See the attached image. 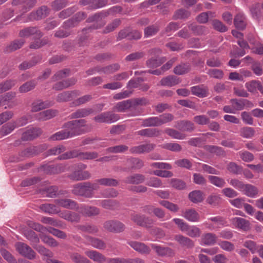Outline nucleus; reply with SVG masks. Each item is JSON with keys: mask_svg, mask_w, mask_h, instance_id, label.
Listing matches in <instances>:
<instances>
[{"mask_svg": "<svg viewBox=\"0 0 263 263\" xmlns=\"http://www.w3.org/2000/svg\"><path fill=\"white\" fill-rule=\"evenodd\" d=\"M63 127L66 129L69 137L71 138L91 132L92 125L87 124L85 119H79L68 121L63 125Z\"/></svg>", "mask_w": 263, "mask_h": 263, "instance_id": "nucleus-1", "label": "nucleus"}, {"mask_svg": "<svg viewBox=\"0 0 263 263\" xmlns=\"http://www.w3.org/2000/svg\"><path fill=\"white\" fill-rule=\"evenodd\" d=\"M99 185L90 182H81L73 185L71 193L76 195L86 198H91L94 195V190H97Z\"/></svg>", "mask_w": 263, "mask_h": 263, "instance_id": "nucleus-2", "label": "nucleus"}, {"mask_svg": "<svg viewBox=\"0 0 263 263\" xmlns=\"http://www.w3.org/2000/svg\"><path fill=\"white\" fill-rule=\"evenodd\" d=\"M106 17H107V13L105 12L104 10L96 13L89 16L87 18L86 22L87 23L95 22V23L89 27L83 29V34L85 35L87 33L90 32L93 30L98 29L103 27L106 23L104 20V18Z\"/></svg>", "mask_w": 263, "mask_h": 263, "instance_id": "nucleus-3", "label": "nucleus"}, {"mask_svg": "<svg viewBox=\"0 0 263 263\" xmlns=\"http://www.w3.org/2000/svg\"><path fill=\"white\" fill-rule=\"evenodd\" d=\"M87 165L83 163H79L76 165L75 170L71 173L67 175V177L70 180L75 181H82L88 179L91 177L90 173L86 169Z\"/></svg>", "mask_w": 263, "mask_h": 263, "instance_id": "nucleus-4", "label": "nucleus"}, {"mask_svg": "<svg viewBox=\"0 0 263 263\" xmlns=\"http://www.w3.org/2000/svg\"><path fill=\"white\" fill-rule=\"evenodd\" d=\"M118 115L114 114L111 111H106L102 112L96 116L93 120L95 122L99 123H112L119 119Z\"/></svg>", "mask_w": 263, "mask_h": 263, "instance_id": "nucleus-5", "label": "nucleus"}, {"mask_svg": "<svg viewBox=\"0 0 263 263\" xmlns=\"http://www.w3.org/2000/svg\"><path fill=\"white\" fill-rule=\"evenodd\" d=\"M131 220L137 225L145 228L151 227L154 222L150 217L137 213L131 215Z\"/></svg>", "mask_w": 263, "mask_h": 263, "instance_id": "nucleus-6", "label": "nucleus"}, {"mask_svg": "<svg viewBox=\"0 0 263 263\" xmlns=\"http://www.w3.org/2000/svg\"><path fill=\"white\" fill-rule=\"evenodd\" d=\"M124 165L125 167L122 169L123 171L139 170L143 167L144 162L139 158L130 157L125 161Z\"/></svg>", "mask_w": 263, "mask_h": 263, "instance_id": "nucleus-7", "label": "nucleus"}, {"mask_svg": "<svg viewBox=\"0 0 263 263\" xmlns=\"http://www.w3.org/2000/svg\"><path fill=\"white\" fill-rule=\"evenodd\" d=\"M17 251L22 255L29 259H33L35 257V253L27 245L23 242H17L15 245Z\"/></svg>", "mask_w": 263, "mask_h": 263, "instance_id": "nucleus-8", "label": "nucleus"}, {"mask_svg": "<svg viewBox=\"0 0 263 263\" xmlns=\"http://www.w3.org/2000/svg\"><path fill=\"white\" fill-rule=\"evenodd\" d=\"M103 228L106 230L110 232L120 233L124 230L125 227V225L120 221L108 220L104 223Z\"/></svg>", "mask_w": 263, "mask_h": 263, "instance_id": "nucleus-9", "label": "nucleus"}, {"mask_svg": "<svg viewBox=\"0 0 263 263\" xmlns=\"http://www.w3.org/2000/svg\"><path fill=\"white\" fill-rule=\"evenodd\" d=\"M151 246L159 256L173 257L175 255L174 250L170 248L164 247L156 244H151Z\"/></svg>", "mask_w": 263, "mask_h": 263, "instance_id": "nucleus-10", "label": "nucleus"}, {"mask_svg": "<svg viewBox=\"0 0 263 263\" xmlns=\"http://www.w3.org/2000/svg\"><path fill=\"white\" fill-rule=\"evenodd\" d=\"M128 244L136 251L143 255H148L151 252L150 247L145 243L138 241H130Z\"/></svg>", "mask_w": 263, "mask_h": 263, "instance_id": "nucleus-11", "label": "nucleus"}, {"mask_svg": "<svg viewBox=\"0 0 263 263\" xmlns=\"http://www.w3.org/2000/svg\"><path fill=\"white\" fill-rule=\"evenodd\" d=\"M54 102L51 101L47 100L43 101L42 100H36L31 104V111L32 112H37L41 110L52 106Z\"/></svg>", "mask_w": 263, "mask_h": 263, "instance_id": "nucleus-12", "label": "nucleus"}, {"mask_svg": "<svg viewBox=\"0 0 263 263\" xmlns=\"http://www.w3.org/2000/svg\"><path fill=\"white\" fill-rule=\"evenodd\" d=\"M19 35L21 37H28L30 36H34L35 38H41L43 34L36 27H30L20 30Z\"/></svg>", "mask_w": 263, "mask_h": 263, "instance_id": "nucleus-13", "label": "nucleus"}, {"mask_svg": "<svg viewBox=\"0 0 263 263\" xmlns=\"http://www.w3.org/2000/svg\"><path fill=\"white\" fill-rule=\"evenodd\" d=\"M77 210L80 213L87 217L96 216L100 213L98 208L92 206L81 205L77 207Z\"/></svg>", "mask_w": 263, "mask_h": 263, "instance_id": "nucleus-14", "label": "nucleus"}, {"mask_svg": "<svg viewBox=\"0 0 263 263\" xmlns=\"http://www.w3.org/2000/svg\"><path fill=\"white\" fill-rule=\"evenodd\" d=\"M230 102L235 111L241 110L244 109L245 106L248 107H252L253 106V104L246 99L238 100L237 99H232L230 100Z\"/></svg>", "mask_w": 263, "mask_h": 263, "instance_id": "nucleus-15", "label": "nucleus"}, {"mask_svg": "<svg viewBox=\"0 0 263 263\" xmlns=\"http://www.w3.org/2000/svg\"><path fill=\"white\" fill-rule=\"evenodd\" d=\"M42 133L41 128L31 127L23 133L22 139L24 141L31 140L39 136Z\"/></svg>", "mask_w": 263, "mask_h": 263, "instance_id": "nucleus-16", "label": "nucleus"}, {"mask_svg": "<svg viewBox=\"0 0 263 263\" xmlns=\"http://www.w3.org/2000/svg\"><path fill=\"white\" fill-rule=\"evenodd\" d=\"M79 95L78 90L66 91L58 94L56 100L59 102H67Z\"/></svg>", "mask_w": 263, "mask_h": 263, "instance_id": "nucleus-17", "label": "nucleus"}, {"mask_svg": "<svg viewBox=\"0 0 263 263\" xmlns=\"http://www.w3.org/2000/svg\"><path fill=\"white\" fill-rule=\"evenodd\" d=\"M77 82L76 78H71L56 83L52 88L55 90H61L67 88L71 86L74 85Z\"/></svg>", "mask_w": 263, "mask_h": 263, "instance_id": "nucleus-18", "label": "nucleus"}, {"mask_svg": "<svg viewBox=\"0 0 263 263\" xmlns=\"http://www.w3.org/2000/svg\"><path fill=\"white\" fill-rule=\"evenodd\" d=\"M191 91L193 95L199 98H204L209 95L208 87L203 85H197L191 88Z\"/></svg>", "mask_w": 263, "mask_h": 263, "instance_id": "nucleus-19", "label": "nucleus"}, {"mask_svg": "<svg viewBox=\"0 0 263 263\" xmlns=\"http://www.w3.org/2000/svg\"><path fill=\"white\" fill-rule=\"evenodd\" d=\"M175 127L180 130L191 132L195 129L194 124L188 120H181L176 123Z\"/></svg>", "mask_w": 263, "mask_h": 263, "instance_id": "nucleus-20", "label": "nucleus"}, {"mask_svg": "<svg viewBox=\"0 0 263 263\" xmlns=\"http://www.w3.org/2000/svg\"><path fill=\"white\" fill-rule=\"evenodd\" d=\"M181 81L179 78L173 75H170L163 78L160 81V85L163 86L171 87L179 83Z\"/></svg>", "mask_w": 263, "mask_h": 263, "instance_id": "nucleus-21", "label": "nucleus"}, {"mask_svg": "<svg viewBox=\"0 0 263 263\" xmlns=\"http://www.w3.org/2000/svg\"><path fill=\"white\" fill-rule=\"evenodd\" d=\"M58 111L55 109H47L41 111L36 115V118L40 121H46L54 117L57 115Z\"/></svg>", "mask_w": 263, "mask_h": 263, "instance_id": "nucleus-22", "label": "nucleus"}, {"mask_svg": "<svg viewBox=\"0 0 263 263\" xmlns=\"http://www.w3.org/2000/svg\"><path fill=\"white\" fill-rule=\"evenodd\" d=\"M174 239L182 247L187 248H193L194 243L190 238L181 235H176L175 236Z\"/></svg>", "mask_w": 263, "mask_h": 263, "instance_id": "nucleus-23", "label": "nucleus"}, {"mask_svg": "<svg viewBox=\"0 0 263 263\" xmlns=\"http://www.w3.org/2000/svg\"><path fill=\"white\" fill-rule=\"evenodd\" d=\"M145 180L144 175L141 174H135L127 176L124 181L128 184H138L143 183Z\"/></svg>", "mask_w": 263, "mask_h": 263, "instance_id": "nucleus-24", "label": "nucleus"}, {"mask_svg": "<svg viewBox=\"0 0 263 263\" xmlns=\"http://www.w3.org/2000/svg\"><path fill=\"white\" fill-rule=\"evenodd\" d=\"M85 253L90 259L95 262L103 263L105 261L106 257L96 251H87Z\"/></svg>", "mask_w": 263, "mask_h": 263, "instance_id": "nucleus-25", "label": "nucleus"}, {"mask_svg": "<svg viewBox=\"0 0 263 263\" xmlns=\"http://www.w3.org/2000/svg\"><path fill=\"white\" fill-rule=\"evenodd\" d=\"M232 223L237 228L243 230H248L250 227L248 220L240 217H234L231 219Z\"/></svg>", "mask_w": 263, "mask_h": 263, "instance_id": "nucleus-26", "label": "nucleus"}, {"mask_svg": "<svg viewBox=\"0 0 263 263\" xmlns=\"http://www.w3.org/2000/svg\"><path fill=\"white\" fill-rule=\"evenodd\" d=\"M201 243L206 246H212L216 243L217 236L213 233L203 234L201 238Z\"/></svg>", "mask_w": 263, "mask_h": 263, "instance_id": "nucleus-27", "label": "nucleus"}, {"mask_svg": "<svg viewBox=\"0 0 263 263\" xmlns=\"http://www.w3.org/2000/svg\"><path fill=\"white\" fill-rule=\"evenodd\" d=\"M182 215L186 219L191 222H197L200 220L199 214L193 209L186 210Z\"/></svg>", "mask_w": 263, "mask_h": 263, "instance_id": "nucleus-28", "label": "nucleus"}, {"mask_svg": "<svg viewBox=\"0 0 263 263\" xmlns=\"http://www.w3.org/2000/svg\"><path fill=\"white\" fill-rule=\"evenodd\" d=\"M234 24L237 29H244L247 25L246 18L245 15L240 12L238 13L234 18Z\"/></svg>", "mask_w": 263, "mask_h": 263, "instance_id": "nucleus-29", "label": "nucleus"}, {"mask_svg": "<svg viewBox=\"0 0 263 263\" xmlns=\"http://www.w3.org/2000/svg\"><path fill=\"white\" fill-rule=\"evenodd\" d=\"M41 61V58L40 57H33L29 61H24L18 66L20 70H25L29 69L36 65Z\"/></svg>", "mask_w": 263, "mask_h": 263, "instance_id": "nucleus-30", "label": "nucleus"}, {"mask_svg": "<svg viewBox=\"0 0 263 263\" xmlns=\"http://www.w3.org/2000/svg\"><path fill=\"white\" fill-rule=\"evenodd\" d=\"M84 237L87 242L95 248L101 250L106 248L105 242L101 239L88 235H85Z\"/></svg>", "mask_w": 263, "mask_h": 263, "instance_id": "nucleus-31", "label": "nucleus"}, {"mask_svg": "<svg viewBox=\"0 0 263 263\" xmlns=\"http://www.w3.org/2000/svg\"><path fill=\"white\" fill-rule=\"evenodd\" d=\"M49 13V9L45 6H42L35 12H32L30 15L35 20H40L46 17Z\"/></svg>", "mask_w": 263, "mask_h": 263, "instance_id": "nucleus-32", "label": "nucleus"}, {"mask_svg": "<svg viewBox=\"0 0 263 263\" xmlns=\"http://www.w3.org/2000/svg\"><path fill=\"white\" fill-rule=\"evenodd\" d=\"M137 133L141 136L156 137L160 136V131L157 128H145L138 131Z\"/></svg>", "mask_w": 263, "mask_h": 263, "instance_id": "nucleus-33", "label": "nucleus"}, {"mask_svg": "<svg viewBox=\"0 0 263 263\" xmlns=\"http://www.w3.org/2000/svg\"><path fill=\"white\" fill-rule=\"evenodd\" d=\"M55 202L57 205L65 208L71 209L77 208V203L69 199H57Z\"/></svg>", "mask_w": 263, "mask_h": 263, "instance_id": "nucleus-34", "label": "nucleus"}, {"mask_svg": "<svg viewBox=\"0 0 263 263\" xmlns=\"http://www.w3.org/2000/svg\"><path fill=\"white\" fill-rule=\"evenodd\" d=\"M77 228L82 232L91 234H95L99 231V229L96 226L88 223L78 225Z\"/></svg>", "mask_w": 263, "mask_h": 263, "instance_id": "nucleus-35", "label": "nucleus"}, {"mask_svg": "<svg viewBox=\"0 0 263 263\" xmlns=\"http://www.w3.org/2000/svg\"><path fill=\"white\" fill-rule=\"evenodd\" d=\"M93 112V110L90 108H84L77 110L71 114V118H83L89 116Z\"/></svg>", "mask_w": 263, "mask_h": 263, "instance_id": "nucleus-36", "label": "nucleus"}, {"mask_svg": "<svg viewBox=\"0 0 263 263\" xmlns=\"http://www.w3.org/2000/svg\"><path fill=\"white\" fill-rule=\"evenodd\" d=\"M242 192L247 196L253 198L258 194V190L252 184H246Z\"/></svg>", "mask_w": 263, "mask_h": 263, "instance_id": "nucleus-37", "label": "nucleus"}, {"mask_svg": "<svg viewBox=\"0 0 263 263\" xmlns=\"http://www.w3.org/2000/svg\"><path fill=\"white\" fill-rule=\"evenodd\" d=\"M95 183L104 186H116L119 184V181L115 179L110 178H102L96 180Z\"/></svg>", "mask_w": 263, "mask_h": 263, "instance_id": "nucleus-38", "label": "nucleus"}, {"mask_svg": "<svg viewBox=\"0 0 263 263\" xmlns=\"http://www.w3.org/2000/svg\"><path fill=\"white\" fill-rule=\"evenodd\" d=\"M37 85V82L35 80H31L27 81L22 85L18 89L20 93H26L33 90Z\"/></svg>", "mask_w": 263, "mask_h": 263, "instance_id": "nucleus-39", "label": "nucleus"}, {"mask_svg": "<svg viewBox=\"0 0 263 263\" xmlns=\"http://www.w3.org/2000/svg\"><path fill=\"white\" fill-rule=\"evenodd\" d=\"M191 70V66L188 63H181L174 68V72L177 75H182Z\"/></svg>", "mask_w": 263, "mask_h": 263, "instance_id": "nucleus-40", "label": "nucleus"}, {"mask_svg": "<svg viewBox=\"0 0 263 263\" xmlns=\"http://www.w3.org/2000/svg\"><path fill=\"white\" fill-rule=\"evenodd\" d=\"M208 179L212 184L217 187L222 188L226 184L224 179L216 176L210 175L208 176Z\"/></svg>", "mask_w": 263, "mask_h": 263, "instance_id": "nucleus-41", "label": "nucleus"}, {"mask_svg": "<svg viewBox=\"0 0 263 263\" xmlns=\"http://www.w3.org/2000/svg\"><path fill=\"white\" fill-rule=\"evenodd\" d=\"M132 105V101L130 100H124L117 103L114 109L118 112H124L129 109Z\"/></svg>", "mask_w": 263, "mask_h": 263, "instance_id": "nucleus-42", "label": "nucleus"}, {"mask_svg": "<svg viewBox=\"0 0 263 263\" xmlns=\"http://www.w3.org/2000/svg\"><path fill=\"white\" fill-rule=\"evenodd\" d=\"M24 43L25 41L23 39L15 40L6 47L5 51L8 52L14 51L21 48Z\"/></svg>", "mask_w": 263, "mask_h": 263, "instance_id": "nucleus-43", "label": "nucleus"}, {"mask_svg": "<svg viewBox=\"0 0 263 263\" xmlns=\"http://www.w3.org/2000/svg\"><path fill=\"white\" fill-rule=\"evenodd\" d=\"M40 209L50 214H55L60 212V209L54 204L46 203L40 206Z\"/></svg>", "mask_w": 263, "mask_h": 263, "instance_id": "nucleus-44", "label": "nucleus"}, {"mask_svg": "<svg viewBox=\"0 0 263 263\" xmlns=\"http://www.w3.org/2000/svg\"><path fill=\"white\" fill-rule=\"evenodd\" d=\"M164 132L173 139L183 140L186 137L185 134L173 128H167Z\"/></svg>", "mask_w": 263, "mask_h": 263, "instance_id": "nucleus-45", "label": "nucleus"}, {"mask_svg": "<svg viewBox=\"0 0 263 263\" xmlns=\"http://www.w3.org/2000/svg\"><path fill=\"white\" fill-rule=\"evenodd\" d=\"M101 205L104 209L115 210L119 206V202L115 200L105 199L101 201Z\"/></svg>", "mask_w": 263, "mask_h": 263, "instance_id": "nucleus-46", "label": "nucleus"}, {"mask_svg": "<svg viewBox=\"0 0 263 263\" xmlns=\"http://www.w3.org/2000/svg\"><path fill=\"white\" fill-rule=\"evenodd\" d=\"M190 200L195 203L201 202L203 200V193L200 190H195L189 195Z\"/></svg>", "mask_w": 263, "mask_h": 263, "instance_id": "nucleus-47", "label": "nucleus"}, {"mask_svg": "<svg viewBox=\"0 0 263 263\" xmlns=\"http://www.w3.org/2000/svg\"><path fill=\"white\" fill-rule=\"evenodd\" d=\"M143 127H156L160 126L159 119L157 117H152L143 120L142 122Z\"/></svg>", "mask_w": 263, "mask_h": 263, "instance_id": "nucleus-48", "label": "nucleus"}, {"mask_svg": "<svg viewBox=\"0 0 263 263\" xmlns=\"http://www.w3.org/2000/svg\"><path fill=\"white\" fill-rule=\"evenodd\" d=\"M17 127L15 122H9L3 125L0 129V134L5 136L11 133Z\"/></svg>", "mask_w": 263, "mask_h": 263, "instance_id": "nucleus-49", "label": "nucleus"}, {"mask_svg": "<svg viewBox=\"0 0 263 263\" xmlns=\"http://www.w3.org/2000/svg\"><path fill=\"white\" fill-rule=\"evenodd\" d=\"M119 69L120 65L116 63L104 67H100V69H98L97 72H103L105 74H110L117 71Z\"/></svg>", "mask_w": 263, "mask_h": 263, "instance_id": "nucleus-50", "label": "nucleus"}, {"mask_svg": "<svg viewBox=\"0 0 263 263\" xmlns=\"http://www.w3.org/2000/svg\"><path fill=\"white\" fill-rule=\"evenodd\" d=\"M70 258L74 263H91L86 257L76 252L70 253Z\"/></svg>", "mask_w": 263, "mask_h": 263, "instance_id": "nucleus-51", "label": "nucleus"}, {"mask_svg": "<svg viewBox=\"0 0 263 263\" xmlns=\"http://www.w3.org/2000/svg\"><path fill=\"white\" fill-rule=\"evenodd\" d=\"M185 232L186 235L193 238L199 237L201 233V231L199 228L195 226L189 225Z\"/></svg>", "mask_w": 263, "mask_h": 263, "instance_id": "nucleus-52", "label": "nucleus"}, {"mask_svg": "<svg viewBox=\"0 0 263 263\" xmlns=\"http://www.w3.org/2000/svg\"><path fill=\"white\" fill-rule=\"evenodd\" d=\"M121 21L120 19H115L111 23L108 24L103 30L102 33L106 34L113 31L121 24Z\"/></svg>", "mask_w": 263, "mask_h": 263, "instance_id": "nucleus-53", "label": "nucleus"}, {"mask_svg": "<svg viewBox=\"0 0 263 263\" xmlns=\"http://www.w3.org/2000/svg\"><path fill=\"white\" fill-rule=\"evenodd\" d=\"M69 138L70 137H69L66 129L64 128V130L57 132L51 136L49 138V139L52 141H56L62 140Z\"/></svg>", "mask_w": 263, "mask_h": 263, "instance_id": "nucleus-54", "label": "nucleus"}, {"mask_svg": "<svg viewBox=\"0 0 263 263\" xmlns=\"http://www.w3.org/2000/svg\"><path fill=\"white\" fill-rule=\"evenodd\" d=\"M16 84V80H8L0 83V93L10 89Z\"/></svg>", "mask_w": 263, "mask_h": 263, "instance_id": "nucleus-55", "label": "nucleus"}, {"mask_svg": "<svg viewBox=\"0 0 263 263\" xmlns=\"http://www.w3.org/2000/svg\"><path fill=\"white\" fill-rule=\"evenodd\" d=\"M255 135V130L253 128L250 127H244L240 130V135L243 138H252Z\"/></svg>", "mask_w": 263, "mask_h": 263, "instance_id": "nucleus-56", "label": "nucleus"}, {"mask_svg": "<svg viewBox=\"0 0 263 263\" xmlns=\"http://www.w3.org/2000/svg\"><path fill=\"white\" fill-rule=\"evenodd\" d=\"M70 75V70L68 69H64L57 71L51 78L52 81L55 82Z\"/></svg>", "mask_w": 263, "mask_h": 263, "instance_id": "nucleus-57", "label": "nucleus"}, {"mask_svg": "<svg viewBox=\"0 0 263 263\" xmlns=\"http://www.w3.org/2000/svg\"><path fill=\"white\" fill-rule=\"evenodd\" d=\"M37 39L32 42L29 45L31 49H39L48 43L47 39L43 38L40 40V38H36Z\"/></svg>", "mask_w": 263, "mask_h": 263, "instance_id": "nucleus-58", "label": "nucleus"}, {"mask_svg": "<svg viewBox=\"0 0 263 263\" xmlns=\"http://www.w3.org/2000/svg\"><path fill=\"white\" fill-rule=\"evenodd\" d=\"M128 147L125 145H118L108 147L106 152L109 153H122L127 151Z\"/></svg>", "mask_w": 263, "mask_h": 263, "instance_id": "nucleus-59", "label": "nucleus"}, {"mask_svg": "<svg viewBox=\"0 0 263 263\" xmlns=\"http://www.w3.org/2000/svg\"><path fill=\"white\" fill-rule=\"evenodd\" d=\"M208 220L213 222L214 224L217 225L219 228L228 226L225 218L220 216L210 217L208 219Z\"/></svg>", "mask_w": 263, "mask_h": 263, "instance_id": "nucleus-60", "label": "nucleus"}, {"mask_svg": "<svg viewBox=\"0 0 263 263\" xmlns=\"http://www.w3.org/2000/svg\"><path fill=\"white\" fill-rule=\"evenodd\" d=\"M160 204L168 209L172 212L176 213L179 210V207L178 205L171 202L167 200H162L159 202Z\"/></svg>", "mask_w": 263, "mask_h": 263, "instance_id": "nucleus-61", "label": "nucleus"}, {"mask_svg": "<svg viewBox=\"0 0 263 263\" xmlns=\"http://www.w3.org/2000/svg\"><path fill=\"white\" fill-rule=\"evenodd\" d=\"M260 84V82L256 80H252L250 82H247L245 84V86L247 90L251 93H256L257 90Z\"/></svg>", "mask_w": 263, "mask_h": 263, "instance_id": "nucleus-62", "label": "nucleus"}, {"mask_svg": "<svg viewBox=\"0 0 263 263\" xmlns=\"http://www.w3.org/2000/svg\"><path fill=\"white\" fill-rule=\"evenodd\" d=\"M162 148L172 152H179L182 150L181 146L177 143H166L162 145Z\"/></svg>", "mask_w": 263, "mask_h": 263, "instance_id": "nucleus-63", "label": "nucleus"}, {"mask_svg": "<svg viewBox=\"0 0 263 263\" xmlns=\"http://www.w3.org/2000/svg\"><path fill=\"white\" fill-rule=\"evenodd\" d=\"M171 185L177 190H183L186 187L185 183L180 179L173 178L170 181Z\"/></svg>", "mask_w": 263, "mask_h": 263, "instance_id": "nucleus-64", "label": "nucleus"}]
</instances>
